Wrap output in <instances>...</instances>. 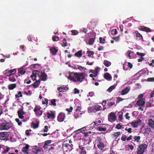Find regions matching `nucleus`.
Returning <instances> with one entry per match:
<instances>
[{"label":"nucleus","instance_id":"ddd939ff","mask_svg":"<svg viewBox=\"0 0 154 154\" xmlns=\"http://www.w3.org/2000/svg\"><path fill=\"white\" fill-rule=\"evenodd\" d=\"M9 136L8 133L7 132H0V139L1 140H5Z\"/></svg>","mask_w":154,"mask_h":154},{"label":"nucleus","instance_id":"72a5a7b5","mask_svg":"<svg viewBox=\"0 0 154 154\" xmlns=\"http://www.w3.org/2000/svg\"><path fill=\"white\" fill-rule=\"evenodd\" d=\"M97 146L99 149L102 150L104 147L103 143L101 142H99V143L98 144Z\"/></svg>","mask_w":154,"mask_h":154},{"label":"nucleus","instance_id":"c03bdc74","mask_svg":"<svg viewBox=\"0 0 154 154\" xmlns=\"http://www.w3.org/2000/svg\"><path fill=\"white\" fill-rule=\"evenodd\" d=\"M86 129L85 127H83L81 128L78 129V133H80L82 132L83 131H85Z\"/></svg>","mask_w":154,"mask_h":154},{"label":"nucleus","instance_id":"6ab92c4d","mask_svg":"<svg viewBox=\"0 0 154 154\" xmlns=\"http://www.w3.org/2000/svg\"><path fill=\"white\" fill-rule=\"evenodd\" d=\"M103 77L105 79L108 80H110L112 79L111 75L108 72H106L104 74Z\"/></svg>","mask_w":154,"mask_h":154},{"label":"nucleus","instance_id":"423d86ee","mask_svg":"<svg viewBox=\"0 0 154 154\" xmlns=\"http://www.w3.org/2000/svg\"><path fill=\"white\" fill-rule=\"evenodd\" d=\"M68 78L69 79L74 82H76V80H77V73L69 72V76Z\"/></svg>","mask_w":154,"mask_h":154},{"label":"nucleus","instance_id":"69168bd1","mask_svg":"<svg viewBox=\"0 0 154 154\" xmlns=\"http://www.w3.org/2000/svg\"><path fill=\"white\" fill-rule=\"evenodd\" d=\"M115 128L118 129H120L122 128V126L120 124H118L116 125Z\"/></svg>","mask_w":154,"mask_h":154},{"label":"nucleus","instance_id":"79ce46f5","mask_svg":"<svg viewBox=\"0 0 154 154\" xmlns=\"http://www.w3.org/2000/svg\"><path fill=\"white\" fill-rule=\"evenodd\" d=\"M99 41H100V43L101 44H104L105 43V38H103L101 37H100L99 38Z\"/></svg>","mask_w":154,"mask_h":154},{"label":"nucleus","instance_id":"20e7f679","mask_svg":"<svg viewBox=\"0 0 154 154\" xmlns=\"http://www.w3.org/2000/svg\"><path fill=\"white\" fill-rule=\"evenodd\" d=\"M42 109L41 107L37 106L35 107L34 111L36 116L39 117L42 115L43 111L41 110Z\"/></svg>","mask_w":154,"mask_h":154},{"label":"nucleus","instance_id":"c9c22d12","mask_svg":"<svg viewBox=\"0 0 154 154\" xmlns=\"http://www.w3.org/2000/svg\"><path fill=\"white\" fill-rule=\"evenodd\" d=\"M115 88V86L114 85H113L112 86H110L108 89H107V91L109 92H111Z\"/></svg>","mask_w":154,"mask_h":154},{"label":"nucleus","instance_id":"e2e57ef3","mask_svg":"<svg viewBox=\"0 0 154 154\" xmlns=\"http://www.w3.org/2000/svg\"><path fill=\"white\" fill-rule=\"evenodd\" d=\"M9 72H10V73H14L13 74H14L16 73V69H11L9 70Z\"/></svg>","mask_w":154,"mask_h":154},{"label":"nucleus","instance_id":"ea45409f","mask_svg":"<svg viewBox=\"0 0 154 154\" xmlns=\"http://www.w3.org/2000/svg\"><path fill=\"white\" fill-rule=\"evenodd\" d=\"M16 98H19L20 97H22L23 96L22 92L21 91H19L17 94H16L15 95Z\"/></svg>","mask_w":154,"mask_h":154},{"label":"nucleus","instance_id":"cd10ccee","mask_svg":"<svg viewBox=\"0 0 154 154\" xmlns=\"http://www.w3.org/2000/svg\"><path fill=\"white\" fill-rule=\"evenodd\" d=\"M95 39L93 38H91L88 40V42H86L87 44L90 45H92L94 42Z\"/></svg>","mask_w":154,"mask_h":154},{"label":"nucleus","instance_id":"5fc2aeb1","mask_svg":"<svg viewBox=\"0 0 154 154\" xmlns=\"http://www.w3.org/2000/svg\"><path fill=\"white\" fill-rule=\"evenodd\" d=\"M128 57L130 58V59L132 58V57L131 55L133 54V52H131L130 51H128Z\"/></svg>","mask_w":154,"mask_h":154},{"label":"nucleus","instance_id":"09e8293b","mask_svg":"<svg viewBox=\"0 0 154 154\" xmlns=\"http://www.w3.org/2000/svg\"><path fill=\"white\" fill-rule=\"evenodd\" d=\"M88 56L89 57L91 56V55L94 54V52L92 51H88L87 52Z\"/></svg>","mask_w":154,"mask_h":154},{"label":"nucleus","instance_id":"b1692460","mask_svg":"<svg viewBox=\"0 0 154 154\" xmlns=\"http://www.w3.org/2000/svg\"><path fill=\"white\" fill-rule=\"evenodd\" d=\"M51 113H46V116H47L48 118L49 119H53L55 118V115L54 113L52 111H51Z\"/></svg>","mask_w":154,"mask_h":154},{"label":"nucleus","instance_id":"4c0bfd02","mask_svg":"<svg viewBox=\"0 0 154 154\" xmlns=\"http://www.w3.org/2000/svg\"><path fill=\"white\" fill-rule=\"evenodd\" d=\"M121 134V132H117L114 133L113 135L114 137L117 138Z\"/></svg>","mask_w":154,"mask_h":154},{"label":"nucleus","instance_id":"37998d69","mask_svg":"<svg viewBox=\"0 0 154 154\" xmlns=\"http://www.w3.org/2000/svg\"><path fill=\"white\" fill-rule=\"evenodd\" d=\"M52 40L54 42H56L59 40V38L57 36H54L52 37Z\"/></svg>","mask_w":154,"mask_h":154},{"label":"nucleus","instance_id":"473e14b6","mask_svg":"<svg viewBox=\"0 0 154 154\" xmlns=\"http://www.w3.org/2000/svg\"><path fill=\"white\" fill-rule=\"evenodd\" d=\"M103 64L106 67L109 66L111 64V63L107 60H104L103 62Z\"/></svg>","mask_w":154,"mask_h":154},{"label":"nucleus","instance_id":"2eb2a0df","mask_svg":"<svg viewBox=\"0 0 154 154\" xmlns=\"http://www.w3.org/2000/svg\"><path fill=\"white\" fill-rule=\"evenodd\" d=\"M113 99H112V101H109L107 103V105L109 106V107H110L111 106H116L117 104L115 103L116 99L115 98H112Z\"/></svg>","mask_w":154,"mask_h":154},{"label":"nucleus","instance_id":"a878e982","mask_svg":"<svg viewBox=\"0 0 154 154\" xmlns=\"http://www.w3.org/2000/svg\"><path fill=\"white\" fill-rule=\"evenodd\" d=\"M129 90L128 87H126L124 89L122 90L121 94L122 95H124L127 94L129 92Z\"/></svg>","mask_w":154,"mask_h":154},{"label":"nucleus","instance_id":"13d9d810","mask_svg":"<svg viewBox=\"0 0 154 154\" xmlns=\"http://www.w3.org/2000/svg\"><path fill=\"white\" fill-rule=\"evenodd\" d=\"M125 131H127L128 133H131L132 132V129L131 128H126L125 129Z\"/></svg>","mask_w":154,"mask_h":154},{"label":"nucleus","instance_id":"0e129e2a","mask_svg":"<svg viewBox=\"0 0 154 154\" xmlns=\"http://www.w3.org/2000/svg\"><path fill=\"white\" fill-rule=\"evenodd\" d=\"M136 54L139 56H140L141 57H143L144 56L145 54L142 53H140L139 52H137Z\"/></svg>","mask_w":154,"mask_h":154},{"label":"nucleus","instance_id":"f704fd0d","mask_svg":"<svg viewBox=\"0 0 154 154\" xmlns=\"http://www.w3.org/2000/svg\"><path fill=\"white\" fill-rule=\"evenodd\" d=\"M32 74L34 75V79L33 80V81H34L36 79V78L38 76L39 77H40V75L38 74V73H37L36 72H35V71L33 72H32Z\"/></svg>","mask_w":154,"mask_h":154},{"label":"nucleus","instance_id":"4be33fe9","mask_svg":"<svg viewBox=\"0 0 154 154\" xmlns=\"http://www.w3.org/2000/svg\"><path fill=\"white\" fill-rule=\"evenodd\" d=\"M40 84V80H36L35 82L32 84V85L33 87L35 88H38Z\"/></svg>","mask_w":154,"mask_h":154},{"label":"nucleus","instance_id":"c85d7f7f","mask_svg":"<svg viewBox=\"0 0 154 154\" xmlns=\"http://www.w3.org/2000/svg\"><path fill=\"white\" fill-rule=\"evenodd\" d=\"M66 87H64L63 86H60L58 88L57 90L60 92H64L66 90Z\"/></svg>","mask_w":154,"mask_h":154},{"label":"nucleus","instance_id":"3c124183","mask_svg":"<svg viewBox=\"0 0 154 154\" xmlns=\"http://www.w3.org/2000/svg\"><path fill=\"white\" fill-rule=\"evenodd\" d=\"M140 139V136H135L134 137V140L137 142H139Z\"/></svg>","mask_w":154,"mask_h":154},{"label":"nucleus","instance_id":"f3484780","mask_svg":"<svg viewBox=\"0 0 154 154\" xmlns=\"http://www.w3.org/2000/svg\"><path fill=\"white\" fill-rule=\"evenodd\" d=\"M29 146L28 144H26V146L23 147L22 149V151L25 154H28L29 149Z\"/></svg>","mask_w":154,"mask_h":154},{"label":"nucleus","instance_id":"a19ab883","mask_svg":"<svg viewBox=\"0 0 154 154\" xmlns=\"http://www.w3.org/2000/svg\"><path fill=\"white\" fill-rule=\"evenodd\" d=\"M111 33L112 35H116L117 33V31L116 29H113L111 30Z\"/></svg>","mask_w":154,"mask_h":154},{"label":"nucleus","instance_id":"4468645a","mask_svg":"<svg viewBox=\"0 0 154 154\" xmlns=\"http://www.w3.org/2000/svg\"><path fill=\"white\" fill-rule=\"evenodd\" d=\"M138 29L141 31H145L147 32H151L152 31V30L149 28L144 26H140L139 27Z\"/></svg>","mask_w":154,"mask_h":154},{"label":"nucleus","instance_id":"9d476101","mask_svg":"<svg viewBox=\"0 0 154 154\" xmlns=\"http://www.w3.org/2000/svg\"><path fill=\"white\" fill-rule=\"evenodd\" d=\"M142 120L140 119H137V121H134L131 123V126L134 128H137L139 125L140 123H141Z\"/></svg>","mask_w":154,"mask_h":154},{"label":"nucleus","instance_id":"de8ad7c7","mask_svg":"<svg viewBox=\"0 0 154 154\" xmlns=\"http://www.w3.org/2000/svg\"><path fill=\"white\" fill-rule=\"evenodd\" d=\"M146 107H152L153 106L150 101H148L146 102Z\"/></svg>","mask_w":154,"mask_h":154},{"label":"nucleus","instance_id":"aec40b11","mask_svg":"<svg viewBox=\"0 0 154 154\" xmlns=\"http://www.w3.org/2000/svg\"><path fill=\"white\" fill-rule=\"evenodd\" d=\"M83 134H84V139H86V140H89L90 141H91L90 138L91 137V135H89L88 134V133L87 132H84L83 133Z\"/></svg>","mask_w":154,"mask_h":154},{"label":"nucleus","instance_id":"8fccbe9b","mask_svg":"<svg viewBox=\"0 0 154 154\" xmlns=\"http://www.w3.org/2000/svg\"><path fill=\"white\" fill-rule=\"evenodd\" d=\"M4 150V151L2 152V154H5V153H6L8 152L10 149V148L8 147H7V149H5L4 148H3Z\"/></svg>","mask_w":154,"mask_h":154},{"label":"nucleus","instance_id":"5701e85b","mask_svg":"<svg viewBox=\"0 0 154 154\" xmlns=\"http://www.w3.org/2000/svg\"><path fill=\"white\" fill-rule=\"evenodd\" d=\"M133 33L134 34V33L135 34L136 37L137 38L138 37L140 40L143 39V37L142 35L139 33L138 31L137 30L135 31Z\"/></svg>","mask_w":154,"mask_h":154},{"label":"nucleus","instance_id":"39448f33","mask_svg":"<svg viewBox=\"0 0 154 154\" xmlns=\"http://www.w3.org/2000/svg\"><path fill=\"white\" fill-rule=\"evenodd\" d=\"M97 19H92L90 23L88 24V27L89 29H91L94 28L97 23Z\"/></svg>","mask_w":154,"mask_h":154},{"label":"nucleus","instance_id":"1a4fd4ad","mask_svg":"<svg viewBox=\"0 0 154 154\" xmlns=\"http://www.w3.org/2000/svg\"><path fill=\"white\" fill-rule=\"evenodd\" d=\"M23 107H22V108L20 109L17 111V113L18 117L20 119H23L24 118L23 115L26 113L23 111Z\"/></svg>","mask_w":154,"mask_h":154},{"label":"nucleus","instance_id":"338daca9","mask_svg":"<svg viewBox=\"0 0 154 154\" xmlns=\"http://www.w3.org/2000/svg\"><path fill=\"white\" fill-rule=\"evenodd\" d=\"M147 81L148 82H154V77L149 78L147 79Z\"/></svg>","mask_w":154,"mask_h":154},{"label":"nucleus","instance_id":"f8f14e48","mask_svg":"<svg viewBox=\"0 0 154 154\" xmlns=\"http://www.w3.org/2000/svg\"><path fill=\"white\" fill-rule=\"evenodd\" d=\"M145 103V99L142 98L139 99L137 102L136 104L138 106H143Z\"/></svg>","mask_w":154,"mask_h":154},{"label":"nucleus","instance_id":"f257e3e1","mask_svg":"<svg viewBox=\"0 0 154 154\" xmlns=\"http://www.w3.org/2000/svg\"><path fill=\"white\" fill-rule=\"evenodd\" d=\"M147 147V145L144 143L140 145L137 149V154H143Z\"/></svg>","mask_w":154,"mask_h":154},{"label":"nucleus","instance_id":"680f3d73","mask_svg":"<svg viewBox=\"0 0 154 154\" xmlns=\"http://www.w3.org/2000/svg\"><path fill=\"white\" fill-rule=\"evenodd\" d=\"M81 106H78V114H80V115H81L82 114V113H81Z\"/></svg>","mask_w":154,"mask_h":154},{"label":"nucleus","instance_id":"2f4dec72","mask_svg":"<svg viewBox=\"0 0 154 154\" xmlns=\"http://www.w3.org/2000/svg\"><path fill=\"white\" fill-rule=\"evenodd\" d=\"M16 87V85L15 84H13L9 85L8 86V88L9 90H12Z\"/></svg>","mask_w":154,"mask_h":154},{"label":"nucleus","instance_id":"e433bc0d","mask_svg":"<svg viewBox=\"0 0 154 154\" xmlns=\"http://www.w3.org/2000/svg\"><path fill=\"white\" fill-rule=\"evenodd\" d=\"M61 45L63 47H66L67 45L66 40L65 38H64L63 40V42L61 43Z\"/></svg>","mask_w":154,"mask_h":154},{"label":"nucleus","instance_id":"7ed1b4c3","mask_svg":"<svg viewBox=\"0 0 154 154\" xmlns=\"http://www.w3.org/2000/svg\"><path fill=\"white\" fill-rule=\"evenodd\" d=\"M73 145L72 144H69L68 143L63 144V147L64 151L66 152H70L73 149Z\"/></svg>","mask_w":154,"mask_h":154},{"label":"nucleus","instance_id":"4d7b16f0","mask_svg":"<svg viewBox=\"0 0 154 154\" xmlns=\"http://www.w3.org/2000/svg\"><path fill=\"white\" fill-rule=\"evenodd\" d=\"M99 130L100 131H105L106 130V128H102L100 127L98 128Z\"/></svg>","mask_w":154,"mask_h":154},{"label":"nucleus","instance_id":"49530a36","mask_svg":"<svg viewBox=\"0 0 154 154\" xmlns=\"http://www.w3.org/2000/svg\"><path fill=\"white\" fill-rule=\"evenodd\" d=\"M51 103L54 106H56V100L55 99H53L51 100Z\"/></svg>","mask_w":154,"mask_h":154},{"label":"nucleus","instance_id":"c756f323","mask_svg":"<svg viewBox=\"0 0 154 154\" xmlns=\"http://www.w3.org/2000/svg\"><path fill=\"white\" fill-rule=\"evenodd\" d=\"M14 74H12V75L9 77V80L11 82H14L16 81L14 76Z\"/></svg>","mask_w":154,"mask_h":154},{"label":"nucleus","instance_id":"a18cd8bd","mask_svg":"<svg viewBox=\"0 0 154 154\" xmlns=\"http://www.w3.org/2000/svg\"><path fill=\"white\" fill-rule=\"evenodd\" d=\"M117 100L116 101V104L119 103L120 102L123 101L124 99L123 98H121L120 97H117Z\"/></svg>","mask_w":154,"mask_h":154},{"label":"nucleus","instance_id":"603ef678","mask_svg":"<svg viewBox=\"0 0 154 154\" xmlns=\"http://www.w3.org/2000/svg\"><path fill=\"white\" fill-rule=\"evenodd\" d=\"M120 35H119L116 37L112 38V39H113L115 41L118 42L120 40Z\"/></svg>","mask_w":154,"mask_h":154},{"label":"nucleus","instance_id":"bb28decb","mask_svg":"<svg viewBox=\"0 0 154 154\" xmlns=\"http://www.w3.org/2000/svg\"><path fill=\"white\" fill-rule=\"evenodd\" d=\"M19 73L21 75H24L26 72V71L24 69L23 67H21L18 69Z\"/></svg>","mask_w":154,"mask_h":154},{"label":"nucleus","instance_id":"0eeeda50","mask_svg":"<svg viewBox=\"0 0 154 154\" xmlns=\"http://www.w3.org/2000/svg\"><path fill=\"white\" fill-rule=\"evenodd\" d=\"M108 119V120L111 122H114L116 119L115 114L113 112H111L109 114Z\"/></svg>","mask_w":154,"mask_h":154},{"label":"nucleus","instance_id":"f03ea898","mask_svg":"<svg viewBox=\"0 0 154 154\" xmlns=\"http://www.w3.org/2000/svg\"><path fill=\"white\" fill-rule=\"evenodd\" d=\"M11 125L9 122H5L0 123V130H8L11 128Z\"/></svg>","mask_w":154,"mask_h":154},{"label":"nucleus","instance_id":"bf43d9fd","mask_svg":"<svg viewBox=\"0 0 154 154\" xmlns=\"http://www.w3.org/2000/svg\"><path fill=\"white\" fill-rule=\"evenodd\" d=\"M82 51H78V57H80L82 55Z\"/></svg>","mask_w":154,"mask_h":154},{"label":"nucleus","instance_id":"6e6d98bb","mask_svg":"<svg viewBox=\"0 0 154 154\" xmlns=\"http://www.w3.org/2000/svg\"><path fill=\"white\" fill-rule=\"evenodd\" d=\"M15 121L18 123V124L20 126L22 125V123L21 122H20V120L19 119H18V118L16 119Z\"/></svg>","mask_w":154,"mask_h":154},{"label":"nucleus","instance_id":"58836bf2","mask_svg":"<svg viewBox=\"0 0 154 154\" xmlns=\"http://www.w3.org/2000/svg\"><path fill=\"white\" fill-rule=\"evenodd\" d=\"M32 128L34 129H35L38 128L39 126V122H37L36 123H32Z\"/></svg>","mask_w":154,"mask_h":154},{"label":"nucleus","instance_id":"393cba45","mask_svg":"<svg viewBox=\"0 0 154 154\" xmlns=\"http://www.w3.org/2000/svg\"><path fill=\"white\" fill-rule=\"evenodd\" d=\"M51 53L52 55H55L57 53L58 51V49H56L54 47H52L50 49Z\"/></svg>","mask_w":154,"mask_h":154},{"label":"nucleus","instance_id":"052dcab7","mask_svg":"<svg viewBox=\"0 0 154 154\" xmlns=\"http://www.w3.org/2000/svg\"><path fill=\"white\" fill-rule=\"evenodd\" d=\"M42 103L43 104H46L47 105L48 103V100L47 98H45V101H43Z\"/></svg>","mask_w":154,"mask_h":154},{"label":"nucleus","instance_id":"9b49d317","mask_svg":"<svg viewBox=\"0 0 154 154\" xmlns=\"http://www.w3.org/2000/svg\"><path fill=\"white\" fill-rule=\"evenodd\" d=\"M65 117V114L63 112H60L57 116V120L59 122H62L64 121Z\"/></svg>","mask_w":154,"mask_h":154},{"label":"nucleus","instance_id":"dca6fc26","mask_svg":"<svg viewBox=\"0 0 154 154\" xmlns=\"http://www.w3.org/2000/svg\"><path fill=\"white\" fill-rule=\"evenodd\" d=\"M39 76V80H40V81H45L47 80V75L45 72L41 73V74Z\"/></svg>","mask_w":154,"mask_h":154},{"label":"nucleus","instance_id":"774afa93","mask_svg":"<svg viewBox=\"0 0 154 154\" xmlns=\"http://www.w3.org/2000/svg\"><path fill=\"white\" fill-rule=\"evenodd\" d=\"M126 136L125 135L122 136L121 138V140L123 141H125L126 140Z\"/></svg>","mask_w":154,"mask_h":154},{"label":"nucleus","instance_id":"7c9ffc66","mask_svg":"<svg viewBox=\"0 0 154 154\" xmlns=\"http://www.w3.org/2000/svg\"><path fill=\"white\" fill-rule=\"evenodd\" d=\"M79 148L81 150V153H82L83 154H85L86 153V152L85 151V148L83 147L82 146H79Z\"/></svg>","mask_w":154,"mask_h":154},{"label":"nucleus","instance_id":"864d4df0","mask_svg":"<svg viewBox=\"0 0 154 154\" xmlns=\"http://www.w3.org/2000/svg\"><path fill=\"white\" fill-rule=\"evenodd\" d=\"M78 69H79L80 71H82V70L84 69V70L85 71L86 70H87V69H86L83 68L81 66H78Z\"/></svg>","mask_w":154,"mask_h":154},{"label":"nucleus","instance_id":"6e6552de","mask_svg":"<svg viewBox=\"0 0 154 154\" xmlns=\"http://www.w3.org/2000/svg\"><path fill=\"white\" fill-rule=\"evenodd\" d=\"M85 72L78 73V82H82L85 78Z\"/></svg>","mask_w":154,"mask_h":154},{"label":"nucleus","instance_id":"a211bd4d","mask_svg":"<svg viewBox=\"0 0 154 154\" xmlns=\"http://www.w3.org/2000/svg\"><path fill=\"white\" fill-rule=\"evenodd\" d=\"M52 141L51 140H46L45 142V144L43 147L45 149H47L48 146L51 145L50 144L51 143Z\"/></svg>","mask_w":154,"mask_h":154},{"label":"nucleus","instance_id":"412c9836","mask_svg":"<svg viewBox=\"0 0 154 154\" xmlns=\"http://www.w3.org/2000/svg\"><path fill=\"white\" fill-rule=\"evenodd\" d=\"M148 125L154 129V121H153L152 119H150L148 120Z\"/></svg>","mask_w":154,"mask_h":154}]
</instances>
